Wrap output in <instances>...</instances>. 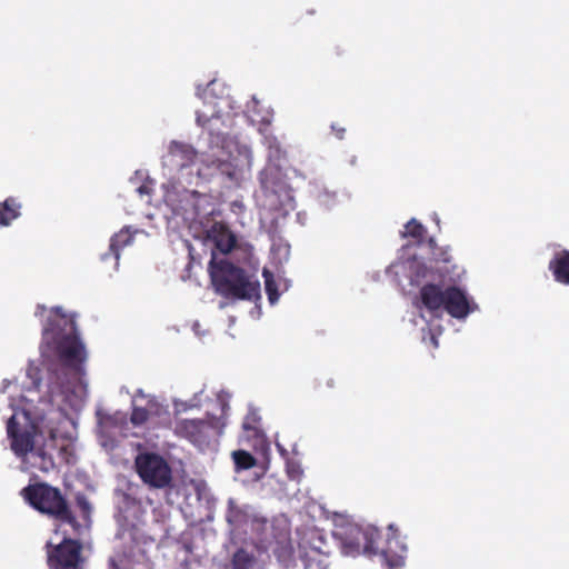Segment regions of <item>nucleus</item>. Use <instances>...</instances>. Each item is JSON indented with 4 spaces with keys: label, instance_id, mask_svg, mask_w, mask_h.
I'll return each mask as SVG.
<instances>
[{
    "label": "nucleus",
    "instance_id": "f257e3e1",
    "mask_svg": "<svg viewBox=\"0 0 569 569\" xmlns=\"http://www.w3.org/2000/svg\"><path fill=\"white\" fill-rule=\"evenodd\" d=\"M42 353L57 358L64 372L66 378L57 377L61 391L78 385L86 373L87 351L79 338L74 320L63 315L61 308L51 310L42 331Z\"/></svg>",
    "mask_w": 569,
    "mask_h": 569
},
{
    "label": "nucleus",
    "instance_id": "f03ea898",
    "mask_svg": "<svg viewBox=\"0 0 569 569\" xmlns=\"http://www.w3.org/2000/svg\"><path fill=\"white\" fill-rule=\"evenodd\" d=\"M208 271L211 282L220 296L237 300H252L260 296V283L251 280L244 269L227 259L209 261Z\"/></svg>",
    "mask_w": 569,
    "mask_h": 569
},
{
    "label": "nucleus",
    "instance_id": "7ed1b4c3",
    "mask_svg": "<svg viewBox=\"0 0 569 569\" xmlns=\"http://www.w3.org/2000/svg\"><path fill=\"white\" fill-rule=\"evenodd\" d=\"M21 496L33 509L61 525H69L73 533L81 532L82 526L60 489L47 482H38L24 487Z\"/></svg>",
    "mask_w": 569,
    "mask_h": 569
},
{
    "label": "nucleus",
    "instance_id": "20e7f679",
    "mask_svg": "<svg viewBox=\"0 0 569 569\" xmlns=\"http://www.w3.org/2000/svg\"><path fill=\"white\" fill-rule=\"evenodd\" d=\"M443 283H427L419 291L421 307L432 317L440 318L446 311L452 318L463 319L473 308L467 293L457 286L442 289Z\"/></svg>",
    "mask_w": 569,
    "mask_h": 569
},
{
    "label": "nucleus",
    "instance_id": "39448f33",
    "mask_svg": "<svg viewBox=\"0 0 569 569\" xmlns=\"http://www.w3.org/2000/svg\"><path fill=\"white\" fill-rule=\"evenodd\" d=\"M134 469L142 482L150 488L171 486L172 470L168 461L156 452H141L134 459Z\"/></svg>",
    "mask_w": 569,
    "mask_h": 569
},
{
    "label": "nucleus",
    "instance_id": "423d86ee",
    "mask_svg": "<svg viewBox=\"0 0 569 569\" xmlns=\"http://www.w3.org/2000/svg\"><path fill=\"white\" fill-rule=\"evenodd\" d=\"M48 569H84L83 546L78 539L64 537L59 543L44 546Z\"/></svg>",
    "mask_w": 569,
    "mask_h": 569
},
{
    "label": "nucleus",
    "instance_id": "0eeeda50",
    "mask_svg": "<svg viewBox=\"0 0 569 569\" xmlns=\"http://www.w3.org/2000/svg\"><path fill=\"white\" fill-rule=\"evenodd\" d=\"M218 428H220V419L216 418L209 420L180 419L176 421L173 432L177 437L183 438L193 446L203 449L209 446Z\"/></svg>",
    "mask_w": 569,
    "mask_h": 569
},
{
    "label": "nucleus",
    "instance_id": "6e6552de",
    "mask_svg": "<svg viewBox=\"0 0 569 569\" xmlns=\"http://www.w3.org/2000/svg\"><path fill=\"white\" fill-rule=\"evenodd\" d=\"M430 248V263L437 272L440 283L456 282L460 279L463 269L456 262L449 246H438L436 240H428Z\"/></svg>",
    "mask_w": 569,
    "mask_h": 569
},
{
    "label": "nucleus",
    "instance_id": "1a4fd4ad",
    "mask_svg": "<svg viewBox=\"0 0 569 569\" xmlns=\"http://www.w3.org/2000/svg\"><path fill=\"white\" fill-rule=\"evenodd\" d=\"M379 539L380 531L375 527L366 529L353 527L350 528L349 536L343 540V549L347 555H359L361 551L377 553Z\"/></svg>",
    "mask_w": 569,
    "mask_h": 569
},
{
    "label": "nucleus",
    "instance_id": "9d476101",
    "mask_svg": "<svg viewBox=\"0 0 569 569\" xmlns=\"http://www.w3.org/2000/svg\"><path fill=\"white\" fill-rule=\"evenodd\" d=\"M7 433L10 439L11 450L21 460L36 447L34 428L21 429L14 415L7 421Z\"/></svg>",
    "mask_w": 569,
    "mask_h": 569
},
{
    "label": "nucleus",
    "instance_id": "9b49d317",
    "mask_svg": "<svg viewBox=\"0 0 569 569\" xmlns=\"http://www.w3.org/2000/svg\"><path fill=\"white\" fill-rule=\"evenodd\" d=\"M208 239H210L217 250L227 254L233 250L237 243L234 233L223 222H214L208 230Z\"/></svg>",
    "mask_w": 569,
    "mask_h": 569
},
{
    "label": "nucleus",
    "instance_id": "f8f14e48",
    "mask_svg": "<svg viewBox=\"0 0 569 569\" xmlns=\"http://www.w3.org/2000/svg\"><path fill=\"white\" fill-rule=\"evenodd\" d=\"M409 279L411 284L420 286V289L427 283H439V278L433 267L417 260L410 263Z\"/></svg>",
    "mask_w": 569,
    "mask_h": 569
},
{
    "label": "nucleus",
    "instance_id": "ddd939ff",
    "mask_svg": "<svg viewBox=\"0 0 569 569\" xmlns=\"http://www.w3.org/2000/svg\"><path fill=\"white\" fill-rule=\"evenodd\" d=\"M548 269L553 279L561 284H569V250L557 251L549 261Z\"/></svg>",
    "mask_w": 569,
    "mask_h": 569
},
{
    "label": "nucleus",
    "instance_id": "4468645a",
    "mask_svg": "<svg viewBox=\"0 0 569 569\" xmlns=\"http://www.w3.org/2000/svg\"><path fill=\"white\" fill-rule=\"evenodd\" d=\"M29 468L38 469L42 472H49L54 469L56 463L51 453L43 446L34 447L32 451L22 460Z\"/></svg>",
    "mask_w": 569,
    "mask_h": 569
},
{
    "label": "nucleus",
    "instance_id": "2eb2a0df",
    "mask_svg": "<svg viewBox=\"0 0 569 569\" xmlns=\"http://www.w3.org/2000/svg\"><path fill=\"white\" fill-rule=\"evenodd\" d=\"M211 167L236 186H239L243 178L242 169L231 160L216 159L211 161Z\"/></svg>",
    "mask_w": 569,
    "mask_h": 569
},
{
    "label": "nucleus",
    "instance_id": "dca6fc26",
    "mask_svg": "<svg viewBox=\"0 0 569 569\" xmlns=\"http://www.w3.org/2000/svg\"><path fill=\"white\" fill-rule=\"evenodd\" d=\"M169 153L178 160V166L181 168L192 164L197 157V151L190 144L178 141L170 143Z\"/></svg>",
    "mask_w": 569,
    "mask_h": 569
},
{
    "label": "nucleus",
    "instance_id": "f3484780",
    "mask_svg": "<svg viewBox=\"0 0 569 569\" xmlns=\"http://www.w3.org/2000/svg\"><path fill=\"white\" fill-rule=\"evenodd\" d=\"M21 203L9 197L0 202V227H8L20 216Z\"/></svg>",
    "mask_w": 569,
    "mask_h": 569
},
{
    "label": "nucleus",
    "instance_id": "a211bd4d",
    "mask_svg": "<svg viewBox=\"0 0 569 569\" xmlns=\"http://www.w3.org/2000/svg\"><path fill=\"white\" fill-rule=\"evenodd\" d=\"M305 569H329L328 556L318 549H311L301 556Z\"/></svg>",
    "mask_w": 569,
    "mask_h": 569
},
{
    "label": "nucleus",
    "instance_id": "6ab92c4d",
    "mask_svg": "<svg viewBox=\"0 0 569 569\" xmlns=\"http://www.w3.org/2000/svg\"><path fill=\"white\" fill-rule=\"evenodd\" d=\"M254 563V556L243 548H240L232 555L230 565L231 569H252Z\"/></svg>",
    "mask_w": 569,
    "mask_h": 569
},
{
    "label": "nucleus",
    "instance_id": "aec40b11",
    "mask_svg": "<svg viewBox=\"0 0 569 569\" xmlns=\"http://www.w3.org/2000/svg\"><path fill=\"white\" fill-rule=\"evenodd\" d=\"M133 241V236L129 232L128 229H122L118 233H116L110 240V250L113 252L116 258H119V252L124 247L131 244Z\"/></svg>",
    "mask_w": 569,
    "mask_h": 569
},
{
    "label": "nucleus",
    "instance_id": "412c9836",
    "mask_svg": "<svg viewBox=\"0 0 569 569\" xmlns=\"http://www.w3.org/2000/svg\"><path fill=\"white\" fill-rule=\"evenodd\" d=\"M262 276L264 278V289L268 296V300L271 305H274L278 302L280 295L278 292L273 273L268 269H263Z\"/></svg>",
    "mask_w": 569,
    "mask_h": 569
},
{
    "label": "nucleus",
    "instance_id": "4be33fe9",
    "mask_svg": "<svg viewBox=\"0 0 569 569\" xmlns=\"http://www.w3.org/2000/svg\"><path fill=\"white\" fill-rule=\"evenodd\" d=\"M405 233L403 236H408L413 238L418 243H421L426 236V229L425 227L418 222L416 219H411L407 224L405 226Z\"/></svg>",
    "mask_w": 569,
    "mask_h": 569
},
{
    "label": "nucleus",
    "instance_id": "5701e85b",
    "mask_svg": "<svg viewBox=\"0 0 569 569\" xmlns=\"http://www.w3.org/2000/svg\"><path fill=\"white\" fill-rule=\"evenodd\" d=\"M233 461L239 469H250L256 466V458L244 450H237L232 453Z\"/></svg>",
    "mask_w": 569,
    "mask_h": 569
},
{
    "label": "nucleus",
    "instance_id": "b1692460",
    "mask_svg": "<svg viewBox=\"0 0 569 569\" xmlns=\"http://www.w3.org/2000/svg\"><path fill=\"white\" fill-rule=\"evenodd\" d=\"M260 421V416L256 410H249V412L246 415L242 428L246 431H252L254 435L258 432V423Z\"/></svg>",
    "mask_w": 569,
    "mask_h": 569
},
{
    "label": "nucleus",
    "instance_id": "393cba45",
    "mask_svg": "<svg viewBox=\"0 0 569 569\" xmlns=\"http://www.w3.org/2000/svg\"><path fill=\"white\" fill-rule=\"evenodd\" d=\"M149 418V411L142 407H134L130 417L132 425L141 426Z\"/></svg>",
    "mask_w": 569,
    "mask_h": 569
},
{
    "label": "nucleus",
    "instance_id": "a878e982",
    "mask_svg": "<svg viewBox=\"0 0 569 569\" xmlns=\"http://www.w3.org/2000/svg\"><path fill=\"white\" fill-rule=\"evenodd\" d=\"M76 501H77V506L81 510L83 517H89V515L91 512V506H90V502L88 501V499L83 495H79V496H77Z\"/></svg>",
    "mask_w": 569,
    "mask_h": 569
},
{
    "label": "nucleus",
    "instance_id": "bb28decb",
    "mask_svg": "<svg viewBox=\"0 0 569 569\" xmlns=\"http://www.w3.org/2000/svg\"><path fill=\"white\" fill-rule=\"evenodd\" d=\"M331 130H332L333 134L340 140H342L346 136V128L343 126H341L340 123H332Z\"/></svg>",
    "mask_w": 569,
    "mask_h": 569
},
{
    "label": "nucleus",
    "instance_id": "cd10ccee",
    "mask_svg": "<svg viewBox=\"0 0 569 569\" xmlns=\"http://www.w3.org/2000/svg\"><path fill=\"white\" fill-rule=\"evenodd\" d=\"M388 530L390 532V537L388 539L389 543L391 542L392 539H397V532H398V529L396 528L395 525H389L388 526Z\"/></svg>",
    "mask_w": 569,
    "mask_h": 569
},
{
    "label": "nucleus",
    "instance_id": "c85d7f7f",
    "mask_svg": "<svg viewBox=\"0 0 569 569\" xmlns=\"http://www.w3.org/2000/svg\"><path fill=\"white\" fill-rule=\"evenodd\" d=\"M332 54H335L338 58L342 57L345 54V50H343V48L340 44H336L332 48Z\"/></svg>",
    "mask_w": 569,
    "mask_h": 569
},
{
    "label": "nucleus",
    "instance_id": "c756f323",
    "mask_svg": "<svg viewBox=\"0 0 569 569\" xmlns=\"http://www.w3.org/2000/svg\"><path fill=\"white\" fill-rule=\"evenodd\" d=\"M138 193L140 196H143V194H150L151 192V188L148 187L147 184H141L138 189H137Z\"/></svg>",
    "mask_w": 569,
    "mask_h": 569
},
{
    "label": "nucleus",
    "instance_id": "7c9ffc66",
    "mask_svg": "<svg viewBox=\"0 0 569 569\" xmlns=\"http://www.w3.org/2000/svg\"><path fill=\"white\" fill-rule=\"evenodd\" d=\"M108 569H120L119 563L116 561L114 558H110L108 561Z\"/></svg>",
    "mask_w": 569,
    "mask_h": 569
},
{
    "label": "nucleus",
    "instance_id": "2f4dec72",
    "mask_svg": "<svg viewBox=\"0 0 569 569\" xmlns=\"http://www.w3.org/2000/svg\"><path fill=\"white\" fill-rule=\"evenodd\" d=\"M209 118L202 117L199 112H197V122L200 126H204L208 122Z\"/></svg>",
    "mask_w": 569,
    "mask_h": 569
},
{
    "label": "nucleus",
    "instance_id": "473e14b6",
    "mask_svg": "<svg viewBox=\"0 0 569 569\" xmlns=\"http://www.w3.org/2000/svg\"><path fill=\"white\" fill-rule=\"evenodd\" d=\"M325 383H326L327 388H333L335 387V380L332 378H328Z\"/></svg>",
    "mask_w": 569,
    "mask_h": 569
},
{
    "label": "nucleus",
    "instance_id": "72a5a7b5",
    "mask_svg": "<svg viewBox=\"0 0 569 569\" xmlns=\"http://www.w3.org/2000/svg\"><path fill=\"white\" fill-rule=\"evenodd\" d=\"M46 310V307L42 305L37 306L36 316L41 315Z\"/></svg>",
    "mask_w": 569,
    "mask_h": 569
}]
</instances>
